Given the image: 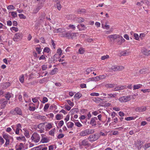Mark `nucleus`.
Returning <instances> with one entry per match:
<instances>
[{"instance_id":"obj_1","label":"nucleus","mask_w":150,"mask_h":150,"mask_svg":"<svg viewBox=\"0 0 150 150\" xmlns=\"http://www.w3.org/2000/svg\"><path fill=\"white\" fill-rule=\"evenodd\" d=\"M2 136L6 141L5 144L4 145V147H6L8 145L10 142H12L13 141V137L8 134H3Z\"/></svg>"},{"instance_id":"obj_2","label":"nucleus","mask_w":150,"mask_h":150,"mask_svg":"<svg viewBox=\"0 0 150 150\" xmlns=\"http://www.w3.org/2000/svg\"><path fill=\"white\" fill-rule=\"evenodd\" d=\"M95 132L94 129H87L82 130L79 133V135L82 137H84L89 134H93Z\"/></svg>"},{"instance_id":"obj_3","label":"nucleus","mask_w":150,"mask_h":150,"mask_svg":"<svg viewBox=\"0 0 150 150\" xmlns=\"http://www.w3.org/2000/svg\"><path fill=\"white\" fill-rule=\"evenodd\" d=\"M40 136L37 133H33L31 137L32 142L35 143L38 142L40 141Z\"/></svg>"},{"instance_id":"obj_4","label":"nucleus","mask_w":150,"mask_h":150,"mask_svg":"<svg viewBox=\"0 0 150 150\" xmlns=\"http://www.w3.org/2000/svg\"><path fill=\"white\" fill-rule=\"evenodd\" d=\"M79 145L80 148H82L83 146L89 147L90 145V144L88 141L86 139H84L79 141Z\"/></svg>"},{"instance_id":"obj_5","label":"nucleus","mask_w":150,"mask_h":150,"mask_svg":"<svg viewBox=\"0 0 150 150\" xmlns=\"http://www.w3.org/2000/svg\"><path fill=\"white\" fill-rule=\"evenodd\" d=\"M100 137L98 134L90 135L88 138V139L91 142H93L97 140Z\"/></svg>"},{"instance_id":"obj_6","label":"nucleus","mask_w":150,"mask_h":150,"mask_svg":"<svg viewBox=\"0 0 150 150\" xmlns=\"http://www.w3.org/2000/svg\"><path fill=\"white\" fill-rule=\"evenodd\" d=\"M10 113L13 115H21L22 114L21 110L18 108H16L14 110H13L10 112Z\"/></svg>"},{"instance_id":"obj_7","label":"nucleus","mask_w":150,"mask_h":150,"mask_svg":"<svg viewBox=\"0 0 150 150\" xmlns=\"http://www.w3.org/2000/svg\"><path fill=\"white\" fill-rule=\"evenodd\" d=\"M124 69L125 67L122 66L113 65L110 68V69L114 71H122Z\"/></svg>"},{"instance_id":"obj_8","label":"nucleus","mask_w":150,"mask_h":150,"mask_svg":"<svg viewBox=\"0 0 150 150\" xmlns=\"http://www.w3.org/2000/svg\"><path fill=\"white\" fill-rule=\"evenodd\" d=\"M23 37V35L21 33H17L15 35L13 38V40L15 41H18L21 40Z\"/></svg>"},{"instance_id":"obj_9","label":"nucleus","mask_w":150,"mask_h":150,"mask_svg":"<svg viewBox=\"0 0 150 150\" xmlns=\"http://www.w3.org/2000/svg\"><path fill=\"white\" fill-rule=\"evenodd\" d=\"M131 99L130 96H122L119 99V101L121 102H125Z\"/></svg>"},{"instance_id":"obj_10","label":"nucleus","mask_w":150,"mask_h":150,"mask_svg":"<svg viewBox=\"0 0 150 150\" xmlns=\"http://www.w3.org/2000/svg\"><path fill=\"white\" fill-rule=\"evenodd\" d=\"M98 120V119L97 117H92L91 118L90 122V124L93 126H95L97 125L96 121Z\"/></svg>"},{"instance_id":"obj_11","label":"nucleus","mask_w":150,"mask_h":150,"mask_svg":"<svg viewBox=\"0 0 150 150\" xmlns=\"http://www.w3.org/2000/svg\"><path fill=\"white\" fill-rule=\"evenodd\" d=\"M8 101L4 99L0 100V104H1V108H4L8 103Z\"/></svg>"},{"instance_id":"obj_12","label":"nucleus","mask_w":150,"mask_h":150,"mask_svg":"<svg viewBox=\"0 0 150 150\" xmlns=\"http://www.w3.org/2000/svg\"><path fill=\"white\" fill-rule=\"evenodd\" d=\"M117 43L118 45H121V44L124 43L125 40V39L122 36H119L118 39H117Z\"/></svg>"},{"instance_id":"obj_13","label":"nucleus","mask_w":150,"mask_h":150,"mask_svg":"<svg viewBox=\"0 0 150 150\" xmlns=\"http://www.w3.org/2000/svg\"><path fill=\"white\" fill-rule=\"evenodd\" d=\"M119 36L120 35L116 34L110 35L108 36V38H109L111 41H112V40L114 41L116 40H117Z\"/></svg>"},{"instance_id":"obj_14","label":"nucleus","mask_w":150,"mask_h":150,"mask_svg":"<svg viewBox=\"0 0 150 150\" xmlns=\"http://www.w3.org/2000/svg\"><path fill=\"white\" fill-rule=\"evenodd\" d=\"M146 110V108L145 107L142 106L138 107L135 109V110L137 112H142Z\"/></svg>"},{"instance_id":"obj_15","label":"nucleus","mask_w":150,"mask_h":150,"mask_svg":"<svg viewBox=\"0 0 150 150\" xmlns=\"http://www.w3.org/2000/svg\"><path fill=\"white\" fill-rule=\"evenodd\" d=\"M66 30L64 28H60L58 29H55L53 30L54 33H63L65 32Z\"/></svg>"},{"instance_id":"obj_16","label":"nucleus","mask_w":150,"mask_h":150,"mask_svg":"<svg viewBox=\"0 0 150 150\" xmlns=\"http://www.w3.org/2000/svg\"><path fill=\"white\" fill-rule=\"evenodd\" d=\"M149 69L147 68H144L139 71V73L142 74H144L148 72Z\"/></svg>"},{"instance_id":"obj_17","label":"nucleus","mask_w":150,"mask_h":150,"mask_svg":"<svg viewBox=\"0 0 150 150\" xmlns=\"http://www.w3.org/2000/svg\"><path fill=\"white\" fill-rule=\"evenodd\" d=\"M49 141V139L47 137L42 136L41 139V142L42 143H47Z\"/></svg>"},{"instance_id":"obj_18","label":"nucleus","mask_w":150,"mask_h":150,"mask_svg":"<svg viewBox=\"0 0 150 150\" xmlns=\"http://www.w3.org/2000/svg\"><path fill=\"white\" fill-rule=\"evenodd\" d=\"M23 148V145L22 143H20L19 145L16 146V150H22Z\"/></svg>"},{"instance_id":"obj_19","label":"nucleus","mask_w":150,"mask_h":150,"mask_svg":"<svg viewBox=\"0 0 150 150\" xmlns=\"http://www.w3.org/2000/svg\"><path fill=\"white\" fill-rule=\"evenodd\" d=\"M62 50L61 48H59L57 51L56 54L54 55V58L56 57V56L58 54L59 56H60L62 53Z\"/></svg>"},{"instance_id":"obj_20","label":"nucleus","mask_w":150,"mask_h":150,"mask_svg":"<svg viewBox=\"0 0 150 150\" xmlns=\"http://www.w3.org/2000/svg\"><path fill=\"white\" fill-rule=\"evenodd\" d=\"M16 139L19 141H23L24 142H25L26 139L24 136H21L19 137H16Z\"/></svg>"},{"instance_id":"obj_21","label":"nucleus","mask_w":150,"mask_h":150,"mask_svg":"<svg viewBox=\"0 0 150 150\" xmlns=\"http://www.w3.org/2000/svg\"><path fill=\"white\" fill-rule=\"evenodd\" d=\"M55 6L59 10H60L62 8V6L60 4V1H56Z\"/></svg>"},{"instance_id":"obj_22","label":"nucleus","mask_w":150,"mask_h":150,"mask_svg":"<svg viewBox=\"0 0 150 150\" xmlns=\"http://www.w3.org/2000/svg\"><path fill=\"white\" fill-rule=\"evenodd\" d=\"M32 100L33 102L35 103H36L37 105H36V108H38V106L39 104V102L38 99L36 97L32 98Z\"/></svg>"},{"instance_id":"obj_23","label":"nucleus","mask_w":150,"mask_h":150,"mask_svg":"<svg viewBox=\"0 0 150 150\" xmlns=\"http://www.w3.org/2000/svg\"><path fill=\"white\" fill-rule=\"evenodd\" d=\"M71 33L67 32L65 33L62 34V36L63 37H66L69 39H70Z\"/></svg>"},{"instance_id":"obj_24","label":"nucleus","mask_w":150,"mask_h":150,"mask_svg":"<svg viewBox=\"0 0 150 150\" xmlns=\"http://www.w3.org/2000/svg\"><path fill=\"white\" fill-rule=\"evenodd\" d=\"M125 87L123 86H117L115 87L114 89V91H116L119 90H123L125 88Z\"/></svg>"},{"instance_id":"obj_25","label":"nucleus","mask_w":150,"mask_h":150,"mask_svg":"<svg viewBox=\"0 0 150 150\" xmlns=\"http://www.w3.org/2000/svg\"><path fill=\"white\" fill-rule=\"evenodd\" d=\"M93 100L97 103H99L101 101H103V100L102 99L98 97L95 98L93 99Z\"/></svg>"},{"instance_id":"obj_26","label":"nucleus","mask_w":150,"mask_h":150,"mask_svg":"<svg viewBox=\"0 0 150 150\" xmlns=\"http://www.w3.org/2000/svg\"><path fill=\"white\" fill-rule=\"evenodd\" d=\"M41 8V7L40 6H38L36 8L34 9L33 10V14H35L37 13L39 10Z\"/></svg>"},{"instance_id":"obj_27","label":"nucleus","mask_w":150,"mask_h":150,"mask_svg":"<svg viewBox=\"0 0 150 150\" xmlns=\"http://www.w3.org/2000/svg\"><path fill=\"white\" fill-rule=\"evenodd\" d=\"M31 104L33 106H34L32 107L30 106L29 107V109L30 111H34L35 109L36 108V106L35 107V104L33 103H31Z\"/></svg>"},{"instance_id":"obj_28","label":"nucleus","mask_w":150,"mask_h":150,"mask_svg":"<svg viewBox=\"0 0 150 150\" xmlns=\"http://www.w3.org/2000/svg\"><path fill=\"white\" fill-rule=\"evenodd\" d=\"M66 123L68 128H71L74 126V124L72 122H69Z\"/></svg>"},{"instance_id":"obj_29","label":"nucleus","mask_w":150,"mask_h":150,"mask_svg":"<svg viewBox=\"0 0 150 150\" xmlns=\"http://www.w3.org/2000/svg\"><path fill=\"white\" fill-rule=\"evenodd\" d=\"M78 33H71L70 39H73L77 36Z\"/></svg>"},{"instance_id":"obj_30","label":"nucleus","mask_w":150,"mask_h":150,"mask_svg":"<svg viewBox=\"0 0 150 150\" xmlns=\"http://www.w3.org/2000/svg\"><path fill=\"white\" fill-rule=\"evenodd\" d=\"M67 28L68 30L71 29L75 30L76 29V27L74 25L70 24L68 25V27Z\"/></svg>"},{"instance_id":"obj_31","label":"nucleus","mask_w":150,"mask_h":150,"mask_svg":"<svg viewBox=\"0 0 150 150\" xmlns=\"http://www.w3.org/2000/svg\"><path fill=\"white\" fill-rule=\"evenodd\" d=\"M23 130L24 131V135L27 138H28L29 137V132L28 130L25 129H23Z\"/></svg>"},{"instance_id":"obj_32","label":"nucleus","mask_w":150,"mask_h":150,"mask_svg":"<svg viewBox=\"0 0 150 150\" xmlns=\"http://www.w3.org/2000/svg\"><path fill=\"white\" fill-rule=\"evenodd\" d=\"M82 95L79 93H76L74 96V98L75 99H79L81 96Z\"/></svg>"},{"instance_id":"obj_33","label":"nucleus","mask_w":150,"mask_h":150,"mask_svg":"<svg viewBox=\"0 0 150 150\" xmlns=\"http://www.w3.org/2000/svg\"><path fill=\"white\" fill-rule=\"evenodd\" d=\"M55 130V128L52 129L49 132V134L50 135L54 136Z\"/></svg>"},{"instance_id":"obj_34","label":"nucleus","mask_w":150,"mask_h":150,"mask_svg":"<svg viewBox=\"0 0 150 150\" xmlns=\"http://www.w3.org/2000/svg\"><path fill=\"white\" fill-rule=\"evenodd\" d=\"M142 85L140 84H138L137 85H134L133 86V90L138 89L141 88Z\"/></svg>"},{"instance_id":"obj_35","label":"nucleus","mask_w":150,"mask_h":150,"mask_svg":"<svg viewBox=\"0 0 150 150\" xmlns=\"http://www.w3.org/2000/svg\"><path fill=\"white\" fill-rule=\"evenodd\" d=\"M62 115L59 114H57L55 116V118L57 120H61L62 118Z\"/></svg>"},{"instance_id":"obj_36","label":"nucleus","mask_w":150,"mask_h":150,"mask_svg":"<svg viewBox=\"0 0 150 150\" xmlns=\"http://www.w3.org/2000/svg\"><path fill=\"white\" fill-rule=\"evenodd\" d=\"M148 51L146 49L143 48L142 50V53L146 55H148Z\"/></svg>"},{"instance_id":"obj_37","label":"nucleus","mask_w":150,"mask_h":150,"mask_svg":"<svg viewBox=\"0 0 150 150\" xmlns=\"http://www.w3.org/2000/svg\"><path fill=\"white\" fill-rule=\"evenodd\" d=\"M76 20L79 23L83 22L84 21V19L81 17L77 18Z\"/></svg>"},{"instance_id":"obj_38","label":"nucleus","mask_w":150,"mask_h":150,"mask_svg":"<svg viewBox=\"0 0 150 150\" xmlns=\"http://www.w3.org/2000/svg\"><path fill=\"white\" fill-rule=\"evenodd\" d=\"M9 13H11V15L13 18H15L17 17V13L16 12H10Z\"/></svg>"},{"instance_id":"obj_39","label":"nucleus","mask_w":150,"mask_h":150,"mask_svg":"<svg viewBox=\"0 0 150 150\" xmlns=\"http://www.w3.org/2000/svg\"><path fill=\"white\" fill-rule=\"evenodd\" d=\"M11 93H8L6 94L5 97L7 100H9L10 98H11Z\"/></svg>"},{"instance_id":"obj_40","label":"nucleus","mask_w":150,"mask_h":150,"mask_svg":"<svg viewBox=\"0 0 150 150\" xmlns=\"http://www.w3.org/2000/svg\"><path fill=\"white\" fill-rule=\"evenodd\" d=\"M104 25V24L103 23H102V27L103 28L106 29H108L110 28V26L109 25H108L107 24V23H106L104 27H103V26Z\"/></svg>"},{"instance_id":"obj_41","label":"nucleus","mask_w":150,"mask_h":150,"mask_svg":"<svg viewBox=\"0 0 150 150\" xmlns=\"http://www.w3.org/2000/svg\"><path fill=\"white\" fill-rule=\"evenodd\" d=\"M109 57V56L108 55H104L101 57V59L102 60H105L106 59H108Z\"/></svg>"},{"instance_id":"obj_42","label":"nucleus","mask_w":150,"mask_h":150,"mask_svg":"<svg viewBox=\"0 0 150 150\" xmlns=\"http://www.w3.org/2000/svg\"><path fill=\"white\" fill-rule=\"evenodd\" d=\"M16 130H21L22 131L21 128V124L20 123L16 125Z\"/></svg>"},{"instance_id":"obj_43","label":"nucleus","mask_w":150,"mask_h":150,"mask_svg":"<svg viewBox=\"0 0 150 150\" xmlns=\"http://www.w3.org/2000/svg\"><path fill=\"white\" fill-rule=\"evenodd\" d=\"M116 95H117L115 93H109L108 94V96H109V97H108V98H111L112 97L115 98Z\"/></svg>"},{"instance_id":"obj_44","label":"nucleus","mask_w":150,"mask_h":150,"mask_svg":"<svg viewBox=\"0 0 150 150\" xmlns=\"http://www.w3.org/2000/svg\"><path fill=\"white\" fill-rule=\"evenodd\" d=\"M7 8L8 10L10 11L11 10L14 9L15 7L13 5H10L8 6Z\"/></svg>"},{"instance_id":"obj_45","label":"nucleus","mask_w":150,"mask_h":150,"mask_svg":"<svg viewBox=\"0 0 150 150\" xmlns=\"http://www.w3.org/2000/svg\"><path fill=\"white\" fill-rule=\"evenodd\" d=\"M52 124L51 123H48L46 125V128L50 129L52 127Z\"/></svg>"},{"instance_id":"obj_46","label":"nucleus","mask_w":150,"mask_h":150,"mask_svg":"<svg viewBox=\"0 0 150 150\" xmlns=\"http://www.w3.org/2000/svg\"><path fill=\"white\" fill-rule=\"evenodd\" d=\"M19 81L23 83L24 81V77L23 75H21L19 77Z\"/></svg>"},{"instance_id":"obj_47","label":"nucleus","mask_w":150,"mask_h":150,"mask_svg":"<svg viewBox=\"0 0 150 150\" xmlns=\"http://www.w3.org/2000/svg\"><path fill=\"white\" fill-rule=\"evenodd\" d=\"M133 35L135 40H139V37L138 34L136 33H134Z\"/></svg>"},{"instance_id":"obj_48","label":"nucleus","mask_w":150,"mask_h":150,"mask_svg":"<svg viewBox=\"0 0 150 150\" xmlns=\"http://www.w3.org/2000/svg\"><path fill=\"white\" fill-rule=\"evenodd\" d=\"M49 106V104L47 103L46 104L44 107V111H46V110L48 108Z\"/></svg>"},{"instance_id":"obj_49","label":"nucleus","mask_w":150,"mask_h":150,"mask_svg":"<svg viewBox=\"0 0 150 150\" xmlns=\"http://www.w3.org/2000/svg\"><path fill=\"white\" fill-rule=\"evenodd\" d=\"M121 54V55L122 56H126L129 54V52L128 51H124L122 52Z\"/></svg>"},{"instance_id":"obj_50","label":"nucleus","mask_w":150,"mask_h":150,"mask_svg":"<svg viewBox=\"0 0 150 150\" xmlns=\"http://www.w3.org/2000/svg\"><path fill=\"white\" fill-rule=\"evenodd\" d=\"M79 52L80 54H83L84 53L85 50L83 48H80L79 49Z\"/></svg>"},{"instance_id":"obj_51","label":"nucleus","mask_w":150,"mask_h":150,"mask_svg":"<svg viewBox=\"0 0 150 150\" xmlns=\"http://www.w3.org/2000/svg\"><path fill=\"white\" fill-rule=\"evenodd\" d=\"M10 30L12 31L13 30L15 32H18V28H17L12 27L10 28Z\"/></svg>"},{"instance_id":"obj_52","label":"nucleus","mask_w":150,"mask_h":150,"mask_svg":"<svg viewBox=\"0 0 150 150\" xmlns=\"http://www.w3.org/2000/svg\"><path fill=\"white\" fill-rule=\"evenodd\" d=\"M44 126V124L43 123H41L39 124L38 126V127L40 129H43Z\"/></svg>"},{"instance_id":"obj_53","label":"nucleus","mask_w":150,"mask_h":150,"mask_svg":"<svg viewBox=\"0 0 150 150\" xmlns=\"http://www.w3.org/2000/svg\"><path fill=\"white\" fill-rule=\"evenodd\" d=\"M98 76L99 80L104 79L106 77V76L104 75H100Z\"/></svg>"},{"instance_id":"obj_54","label":"nucleus","mask_w":150,"mask_h":150,"mask_svg":"<svg viewBox=\"0 0 150 150\" xmlns=\"http://www.w3.org/2000/svg\"><path fill=\"white\" fill-rule=\"evenodd\" d=\"M50 51V49L48 47H45L43 50V52H45L49 53Z\"/></svg>"},{"instance_id":"obj_55","label":"nucleus","mask_w":150,"mask_h":150,"mask_svg":"<svg viewBox=\"0 0 150 150\" xmlns=\"http://www.w3.org/2000/svg\"><path fill=\"white\" fill-rule=\"evenodd\" d=\"M48 101V99L46 97H44L43 98L42 100V102L43 103H45L47 102Z\"/></svg>"},{"instance_id":"obj_56","label":"nucleus","mask_w":150,"mask_h":150,"mask_svg":"<svg viewBox=\"0 0 150 150\" xmlns=\"http://www.w3.org/2000/svg\"><path fill=\"white\" fill-rule=\"evenodd\" d=\"M75 125L78 127H81L82 126V125L79 122H75Z\"/></svg>"},{"instance_id":"obj_57","label":"nucleus","mask_w":150,"mask_h":150,"mask_svg":"<svg viewBox=\"0 0 150 150\" xmlns=\"http://www.w3.org/2000/svg\"><path fill=\"white\" fill-rule=\"evenodd\" d=\"M57 70V68H54L53 70H52L51 71L50 73V74L53 75L55 74L56 73Z\"/></svg>"},{"instance_id":"obj_58","label":"nucleus","mask_w":150,"mask_h":150,"mask_svg":"<svg viewBox=\"0 0 150 150\" xmlns=\"http://www.w3.org/2000/svg\"><path fill=\"white\" fill-rule=\"evenodd\" d=\"M115 86L114 84H108L106 85V87L108 88H112Z\"/></svg>"},{"instance_id":"obj_59","label":"nucleus","mask_w":150,"mask_h":150,"mask_svg":"<svg viewBox=\"0 0 150 150\" xmlns=\"http://www.w3.org/2000/svg\"><path fill=\"white\" fill-rule=\"evenodd\" d=\"M99 93H97L93 92L90 93V95L92 96H98Z\"/></svg>"},{"instance_id":"obj_60","label":"nucleus","mask_w":150,"mask_h":150,"mask_svg":"<svg viewBox=\"0 0 150 150\" xmlns=\"http://www.w3.org/2000/svg\"><path fill=\"white\" fill-rule=\"evenodd\" d=\"M64 124V122L63 120H61L60 121L59 123H58V126L59 127H62Z\"/></svg>"},{"instance_id":"obj_61","label":"nucleus","mask_w":150,"mask_h":150,"mask_svg":"<svg viewBox=\"0 0 150 150\" xmlns=\"http://www.w3.org/2000/svg\"><path fill=\"white\" fill-rule=\"evenodd\" d=\"M18 16L20 18L25 19L26 18V17L24 16L23 14H20L18 15Z\"/></svg>"},{"instance_id":"obj_62","label":"nucleus","mask_w":150,"mask_h":150,"mask_svg":"<svg viewBox=\"0 0 150 150\" xmlns=\"http://www.w3.org/2000/svg\"><path fill=\"white\" fill-rule=\"evenodd\" d=\"M4 142V140L3 138L1 137H0V144H2Z\"/></svg>"},{"instance_id":"obj_63","label":"nucleus","mask_w":150,"mask_h":150,"mask_svg":"<svg viewBox=\"0 0 150 150\" xmlns=\"http://www.w3.org/2000/svg\"><path fill=\"white\" fill-rule=\"evenodd\" d=\"M93 81H99V76L93 77Z\"/></svg>"},{"instance_id":"obj_64","label":"nucleus","mask_w":150,"mask_h":150,"mask_svg":"<svg viewBox=\"0 0 150 150\" xmlns=\"http://www.w3.org/2000/svg\"><path fill=\"white\" fill-rule=\"evenodd\" d=\"M79 13H82L85 12V10L84 9H80L78 11Z\"/></svg>"}]
</instances>
